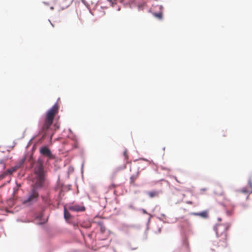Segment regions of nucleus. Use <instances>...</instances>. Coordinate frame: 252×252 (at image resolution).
<instances>
[{
	"label": "nucleus",
	"instance_id": "obj_6",
	"mask_svg": "<svg viewBox=\"0 0 252 252\" xmlns=\"http://www.w3.org/2000/svg\"><path fill=\"white\" fill-rule=\"evenodd\" d=\"M191 215L199 216L203 219H206L208 217V211L207 210L202 211L200 213H191Z\"/></svg>",
	"mask_w": 252,
	"mask_h": 252
},
{
	"label": "nucleus",
	"instance_id": "obj_7",
	"mask_svg": "<svg viewBox=\"0 0 252 252\" xmlns=\"http://www.w3.org/2000/svg\"><path fill=\"white\" fill-rule=\"evenodd\" d=\"M225 205L229 206L231 208V209H230L229 210L226 211V214L228 216H230V215H232V214L233 213V210L235 207L234 205L232 203H231L229 200H228V202H225Z\"/></svg>",
	"mask_w": 252,
	"mask_h": 252
},
{
	"label": "nucleus",
	"instance_id": "obj_3",
	"mask_svg": "<svg viewBox=\"0 0 252 252\" xmlns=\"http://www.w3.org/2000/svg\"><path fill=\"white\" fill-rule=\"evenodd\" d=\"M230 224L228 223L217 224L215 227L217 239L214 242V245L218 247L224 248L227 246V231Z\"/></svg>",
	"mask_w": 252,
	"mask_h": 252
},
{
	"label": "nucleus",
	"instance_id": "obj_14",
	"mask_svg": "<svg viewBox=\"0 0 252 252\" xmlns=\"http://www.w3.org/2000/svg\"><path fill=\"white\" fill-rule=\"evenodd\" d=\"M241 192L243 193H248V191L246 188H244L241 190Z\"/></svg>",
	"mask_w": 252,
	"mask_h": 252
},
{
	"label": "nucleus",
	"instance_id": "obj_17",
	"mask_svg": "<svg viewBox=\"0 0 252 252\" xmlns=\"http://www.w3.org/2000/svg\"><path fill=\"white\" fill-rule=\"evenodd\" d=\"M248 183H249V185L250 186V187H251L252 188V182L251 180H249Z\"/></svg>",
	"mask_w": 252,
	"mask_h": 252
},
{
	"label": "nucleus",
	"instance_id": "obj_21",
	"mask_svg": "<svg viewBox=\"0 0 252 252\" xmlns=\"http://www.w3.org/2000/svg\"><path fill=\"white\" fill-rule=\"evenodd\" d=\"M221 219L220 218H219V219H218V220H219V221H221Z\"/></svg>",
	"mask_w": 252,
	"mask_h": 252
},
{
	"label": "nucleus",
	"instance_id": "obj_2",
	"mask_svg": "<svg viewBox=\"0 0 252 252\" xmlns=\"http://www.w3.org/2000/svg\"><path fill=\"white\" fill-rule=\"evenodd\" d=\"M59 105L56 103L46 112L44 121L40 126V133H43V136L50 135L52 138L54 131L59 128L60 125L57 123L53 125L55 117L59 112Z\"/></svg>",
	"mask_w": 252,
	"mask_h": 252
},
{
	"label": "nucleus",
	"instance_id": "obj_16",
	"mask_svg": "<svg viewBox=\"0 0 252 252\" xmlns=\"http://www.w3.org/2000/svg\"><path fill=\"white\" fill-rule=\"evenodd\" d=\"M5 176V174H2L0 175V180L3 179Z\"/></svg>",
	"mask_w": 252,
	"mask_h": 252
},
{
	"label": "nucleus",
	"instance_id": "obj_12",
	"mask_svg": "<svg viewBox=\"0 0 252 252\" xmlns=\"http://www.w3.org/2000/svg\"><path fill=\"white\" fill-rule=\"evenodd\" d=\"M25 161V158L22 159L16 165V168H20L24 164V162Z\"/></svg>",
	"mask_w": 252,
	"mask_h": 252
},
{
	"label": "nucleus",
	"instance_id": "obj_4",
	"mask_svg": "<svg viewBox=\"0 0 252 252\" xmlns=\"http://www.w3.org/2000/svg\"><path fill=\"white\" fill-rule=\"evenodd\" d=\"M40 153L44 156L47 157L48 159L55 158V156L52 155L51 151L46 147H43L40 149Z\"/></svg>",
	"mask_w": 252,
	"mask_h": 252
},
{
	"label": "nucleus",
	"instance_id": "obj_11",
	"mask_svg": "<svg viewBox=\"0 0 252 252\" xmlns=\"http://www.w3.org/2000/svg\"><path fill=\"white\" fill-rule=\"evenodd\" d=\"M64 217L66 220H68L70 217V213L66 208H64Z\"/></svg>",
	"mask_w": 252,
	"mask_h": 252
},
{
	"label": "nucleus",
	"instance_id": "obj_10",
	"mask_svg": "<svg viewBox=\"0 0 252 252\" xmlns=\"http://www.w3.org/2000/svg\"><path fill=\"white\" fill-rule=\"evenodd\" d=\"M17 169V168H16V167L15 166L14 167L11 168V169L7 170L5 172L3 173V174H5V176L8 174H11L12 173L15 172Z\"/></svg>",
	"mask_w": 252,
	"mask_h": 252
},
{
	"label": "nucleus",
	"instance_id": "obj_13",
	"mask_svg": "<svg viewBox=\"0 0 252 252\" xmlns=\"http://www.w3.org/2000/svg\"><path fill=\"white\" fill-rule=\"evenodd\" d=\"M154 15L155 17L158 18L159 19H161L162 18V12H159V13H155L154 14Z\"/></svg>",
	"mask_w": 252,
	"mask_h": 252
},
{
	"label": "nucleus",
	"instance_id": "obj_9",
	"mask_svg": "<svg viewBox=\"0 0 252 252\" xmlns=\"http://www.w3.org/2000/svg\"><path fill=\"white\" fill-rule=\"evenodd\" d=\"M139 171H137L135 174L132 175L130 178V183L132 185H134L135 180L137 179L139 176Z\"/></svg>",
	"mask_w": 252,
	"mask_h": 252
},
{
	"label": "nucleus",
	"instance_id": "obj_19",
	"mask_svg": "<svg viewBox=\"0 0 252 252\" xmlns=\"http://www.w3.org/2000/svg\"><path fill=\"white\" fill-rule=\"evenodd\" d=\"M143 212L144 213H145V214H147V212H146V211L145 210H144V209H143Z\"/></svg>",
	"mask_w": 252,
	"mask_h": 252
},
{
	"label": "nucleus",
	"instance_id": "obj_8",
	"mask_svg": "<svg viewBox=\"0 0 252 252\" xmlns=\"http://www.w3.org/2000/svg\"><path fill=\"white\" fill-rule=\"evenodd\" d=\"M148 195L150 198L157 197L159 195V191L158 190H153L147 192Z\"/></svg>",
	"mask_w": 252,
	"mask_h": 252
},
{
	"label": "nucleus",
	"instance_id": "obj_1",
	"mask_svg": "<svg viewBox=\"0 0 252 252\" xmlns=\"http://www.w3.org/2000/svg\"><path fill=\"white\" fill-rule=\"evenodd\" d=\"M35 179L36 181L32 186L31 191L29 193L28 197L23 201L24 204L30 205L36 201L39 194L37 189L41 187L45 179V171L44 166L41 161H38L34 168Z\"/></svg>",
	"mask_w": 252,
	"mask_h": 252
},
{
	"label": "nucleus",
	"instance_id": "obj_5",
	"mask_svg": "<svg viewBox=\"0 0 252 252\" xmlns=\"http://www.w3.org/2000/svg\"><path fill=\"white\" fill-rule=\"evenodd\" d=\"M69 210L74 212H82L85 211V208L83 206L75 205L69 207Z\"/></svg>",
	"mask_w": 252,
	"mask_h": 252
},
{
	"label": "nucleus",
	"instance_id": "obj_18",
	"mask_svg": "<svg viewBox=\"0 0 252 252\" xmlns=\"http://www.w3.org/2000/svg\"><path fill=\"white\" fill-rule=\"evenodd\" d=\"M187 203L189 204H192V202L190 201H187Z\"/></svg>",
	"mask_w": 252,
	"mask_h": 252
},
{
	"label": "nucleus",
	"instance_id": "obj_20",
	"mask_svg": "<svg viewBox=\"0 0 252 252\" xmlns=\"http://www.w3.org/2000/svg\"><path fill=\"white\" fill-rule=\"evenodd\" d=\"M124 155L126 157V152H125L124 153Z\"/></svg>",
	"mask_w": 252,
	"mask_h": 252
},
{
	"label": "nucleus",
	"instance_id": "obj_22",
	"mask_svg": "<svg viewBox=\"0 0 252 252\" xmlns=\"http://www.w3.org/2000/svg\"><path fill=\"white\" fill-rule=\"evenodd\" d=\"M70 2H71V0H70V1L69 2L68 5L69 4V3H70Z\"/></svg>",
	"mask_w": 252,
	"mask_h": 252
},
{
	"label": "nucleus",
	"instance_id": "obj_15",
	"mask_svg": "<svg viewBox=\"0 0 252 252\" xmlns=\"http://www.w3.org/2000/svg\"><path fill=\"white\" fill-rule=\"evenodd\" d=\"M116 187V186L114 184H112L109 187V189H111L112 188H114Z\"/></svg>",
	"mask_w": 252,
	"mask_h": 252
}]
</instances>
